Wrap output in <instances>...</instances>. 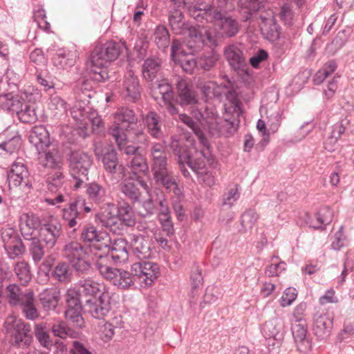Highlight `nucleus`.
Returning <instances> with one entry per match:
<instances>
[{
  "mask_svg": "<svg viewBox=\"0 0 354 354\" xmlns=\"http://www.w3.org/2000/svg\"><path fill=\"white\" fill-rule=\"evenodd\" d=\"M127 48L124 41H108L97 45L90 56V68L93 78L97 81H104L109 78L107 66L118 59L124 49Z\"/></svg>",
  "mask_w": 354,
  "mask_h": 354,
  "instance_id": "obj_1",
  "label": "nucleus"
},
{
  "mask_svg": "<svg viewBox=\"0 0 354 354\" xmlns=\"http://www.w3.org/2000/svg\"><path fill=\"white\" fill-rule=\"evenodd\" d=\"M113 120L109 133L115 138L119 149L131 157L141 154L138 151L139 147L126 145L127 133L137 126L138 119L133 111L122 108L114 114Z\"/></svg>",
  "mask_w": 354,
  "mask_h": 354,
  "instance_id": "obj_2",
  "label": "nucleus"
},
{
  "mask_svg": "<svg viewBox=\"0 0 354 354\" xmlns=\"http://www.w3.org/2000/svg\"><path fill=\"white\" fill-rule=\"evenodd\" d=\"M191 114L204 128H207L213 135L227 136L230 133L229 129L233 128L232 123L227 120L218 118L212 109L207 108L204 112H202L201 109L193 106Z\"/></svg>",
  "mask_w": 354,
  "mask_h": 354,
  "instance_id": "obj_3",
  "label": "nucleus"
},
{
  "mask_svg": "<svg viewBox=\"0 0 354 354\" xmlns=\"http://www.w3.org/2000/svg\"><path fill=\"white\" fill-rule=\"evenodd\" d=\"M109 256H100L95 261V267L100 274L120 288H127L132 286L134 277L131 272L113 268L109 265Z\"/></svg>",
  "mask_w": 354,
  "mask_h": 354,
  "instance_id": "obj_4",
  "label": "nucleus"
},
{
  "mask_svg": "<svg viewBox=\"0 0 354 354\" xmlns=\"http://www.w3.org/2000/svg\"><path fill=\"white\" fill-rule=\"evenodd\" d=\"M70 173L73 178V187L80 188L88 178V171L93 164L92 157L82 151H72L68 159Z\"/></svg>",
  "mask_w": 354,
  "mask_h": 354,
  "instance_id": "obj_5",
  "label": "nucleus"
},
{
  "mask_svg": "<svg viewBox=\"0 0 354 354\" xmlns=\"http://www.w3.org/2000/svg\"><path fill=\"white\" fill-rule=\"evenodd\" d=\"M3 329L9 336L12 344L15 346H28L32 341V337L29 334L30 325L12 315L6 318Z\"/></svg>",
  "mask_w": 354,
  "mask_h": 354,
  "instance_id": "obj_6",
  "label": "nucleus"
},
{
  "mask_svg": "<svg viewBox=\"0 0 354 354\" xmlns=\"http://www.w3.org/2000/svg\"><path fill=\"white\" fill-rule=\"evenodd\" d=\"M63 255L77 272L85 273L90 270L91 263L87 249L79 242L71 241L66 244Z\"/></svg>",
  "mask_w": 354,
  "mask_h": 354,
  "instance_id": "obj_7",
  "label": "nucleus"
},
{
  "mask_svg": "<svg viewBox=\"0 0 354 354\" xmlns=\"http://www.w3.org/2000/svg\"><path fill=\"white\" fill-rule=\"evenodd\" d=\"M131 272L135 280H138L142 287L147 288L158 279L160 268L156 263L141 260L132 264Z\"/></svg>",
  "mask_w": 354,
  "mask_h": 354,
  "instance_id": "obj_8",
  "label": "nucleus"
},
{
  "mask_svg": "<svg viewBox=\"0 0 354 354\" xmlns=\"http://www.w3.org/2000/svg\"><path fill=\"white\" fill-rule=\"evenodd\" d=\"M66 302V310L65 317L66 320L73 326L82 328L84 321L82 316V303L80 301V293L75 289L70 288L65 295Z\"/></svg>",
  "mask_w": 354,
  "mask_h": 354,
  "instance_id": "obj_9",
  "label": "nucleus"
},
{
  "mask_svg": "<svg viewBox=\"0 0 354 354\" xmlns=\"http://www.w3.org/2000/svg\"><path fill=\"white\" fill-rule=\"evenodd\" d=\"M117 297V295L112 292L104 291L97 299L86 300V311L95 319H104L111 310V304Z\"/></svg>",
  "mask_w": 354,
  "mask_h": 354,
  "instance_id": "obj_10",
  "label": "nucleus"
},
{
  "mask_svg": "<svg viewBox=\"0 0 354 354\" xmlns=\"http://www.w3.org/2000/svg\"><path fill=\"white\" fill-rule=\"evenodd\" d=\"M1 239L8 257L15 259L22 255L26 248L17 232L12 227H5L1 230Z\"/></svg>",
  "mask_w": 354,
  "mask_h": 354,
  "instance_id": "obj_11",
  "label": "nucleus"
},
{
  "mask_svg": "<svg viewBox=\"0 0 354 354\" xmlns=\"http://www.w3.org/2000/svg\"><path fill=\"white\" fill-rule=\"evenodd\" d=\"M156 183L162 185L167 191L172 192L180 201L183 198L182 189L178 186L173 172L169 171L167 165L151 168Z\"/></svg>",
  "mask_w": 354,
  "mask_h": 354,
  "instance_id": "obj_12",
  "label": "nucleus"
},
{
  "mask_svg": "<svg viewBox=\"0 0 354 354\" xmlns=\"http://www.w3.org/2000/svg\"><path fill=\"white\" fill-rule=\"evenodd\" d=\"M189 15L196 21L214 23L221 17V11L214 5L203 2L196 3L194 6L189 8Z\"/></svg>",
  "mask_w": 354,
  "mask_h": 354,
  "instance_id": "obj_13",
  "label": "nucleus"
},
{
  "mask_svg": "<svg viewBox=\"0 0 354 354\" xmlns=\"http://www.w3.org/2000/svg\"><path fill=\"white\" fill-rule=\"evenodd\" d=\"M48 189L50 192H58L54 198H46L45 201L50 205H55L66 201L65 196L62 193L64 183V176L62 169L50 171L46 178Z\"/></svg>",
  "mask_w": 354,
  "mask_h": 354,
  "instance_id": "obj_14",
  "label": "nucleus"
},
{
  "mask_svg": "<svg viewBox=\"0 0 354 354\" xmlns=\"http://www.w3.org/2000/svg\"><path fill=\"white\" fill-rule=\"evenodd\" d=\"M117 209L112 203H106L96 217L101 224L114 233L120 231V218L118 217Z\"/></svg>",
  "mask_w": 354,
  "mask_h": 354,
  "instance_id": "obj_15",
  "label": "nucleus"
},
{
  "mask_svg": "<svg viewBox=\"0 0 354 354\" xmlns=\"http://www.w3.org/2000/svg\"><path fill=\"white\" fill-rule=\"evenodd\" d=\"M259 19V26L265 37L273 42L279 39V28L276 23L274 12L272 10L262 12Z\"/></svg>",
  "mask_w": 354,
  "mask_h": 354,
  "instance_id": "obj_16",
  "label": "nucleus"
},
{
  "mask_svg": "<svg viewBox=\"0 0 354 354\" xmlns=\"http://www.w3.org/2000/svg\"><path fill=\"white\" fill-rule=\"evenodd\" d=\"M85 205V200L77 198L71 202L67 207L62 209V219L70 228L76 230L75 227L80 225L81 210Z\"/></svg>",
  "mask_w": 354,
  "mask_h": 354,
  "instance_id": "obj_17",
  "label": "nucleus"
},
{
  "mask_svg": "<svg viewBox=\"0 0 354 354\" xmlns=\"http://www.w3.org/2000/svg\"><path fill=\"white\" fill-rule=\"evenodd\" d=\"M62 232L61 225L55 221H48L42 223L39 230V236L41 241H44L49 248H53Z\"/></svg>",
  "mask_w": 354,
  "mask_h": 354,
  "instance_id": "obj_18",
  "label": "nucleus"
},
{
  "mask_svg": "<svg viewBox=\"0 0 354 354\" xmlns=\"http://www.w3.org/2000/svg\"><path fill=\"white\" fill-rule=\"evenodd\" d=\"M333 327V317L326 313H316L313 318V330L321 339H325L330 335Z\"/></svg>",
  "mask_w": 354,
  "mask_h": 354,
  "instance_id": "obj_19",
  "label": "nucleus"
},
{
  "mask_svg": "<svg viewBox=\"0 0 354 354\" xmlns=\"http://www.w3.org/2000/svg\"><path fill=\"white\" fill-rule=\"evenodd\" d=\"M292 333L297 351L306 353L311 349L312 343L310 338L307 335L306 322L292 324Z\"/></svg>",
  "mask_w": 354,
  "mask_h": 354,
  "instance_id": "obj_20",
  "label": "nucleus"
},
{
  "mask_svg": "<svg viewBox=\"0 0 354 354\" xmlns=\"http://www.w3.org/2000/svg\"><path fill=\"white\" fill-rule=\"evenodd\" d=\"M17 306H19L24 317L29 320H35L39 314L35 305V292L32 289H25Z\"/></svg>",
  "mask_w": 354,
  "mask_h": 354,
  "instance_id": "obj_21",
  "label": "nucleus"
},
{
  "mask_svg": "<svg viewBox=\"0 0 354 354\" xmlns=\"http://www.w3.org/2000/svg\"><path fill=\"white\" fill-rule=\"evenodd\" d=\"M223 54L229 65L234 71L243 70L246 66L245 57L239 45L232 44L225 46Z\"/></svg>",
  "mask_w": 354,
  "mask_h": 354,
  "instance_id": "obj_22",
  "label": "nucleus"
},
{
  "mask_svg": "<svg viewBox=\"0 0 354 354\" xmlns=\"http://www.w3.org/2000/svg\"><path fill=\"white\" fill-rule=\"evenodd\" d=\"M102 161L104 169L110 174H117L120 179H123L127 176V169L123 164H119L115 150L106 152L102 156Z\"/></svg>",
  "mask_w": 354,
  "mask_h": 354,
  "instance_id": "obj_23",
  "label": "nucleus"
},
{
  "mask_svg": "<svg viewBox=\"0 0 354 354\" xmlns=\"http://www.w3.org/2000/svg\"><path fill=\"white\" fill-rule=\"evenodd\" d=\"M262 333L268 339H274L279 344L284 337V323L281 318L274 317L266 322L263 328Z\"/></svg>",
  "mask_w": 354,
  "mask_h": 354,
  "instance_id": "obj_24",
  "label": "nucleus"
},
{
  "mask_svg": "<svg viewBox=\"0 0 354 354\" xmlns=\"http://www.w3.org/2000/svg\"><path fill=\"white\" fill-rule=\"evenodd\" d=\"M122 85L123 92L128 100L135 102L140 98L141 87L139 80L131 69L126 73Z\"/></svg>",
  "mask_w": 354,
  "mask_h": 354,
  "instance_id": "obj_25",
  "label": "nucleus"
},
{
  "mask_svg": "<svg viewBox=\"0 0 354 354\" xmlns=\"http://www.w3.org/2000/svg\"><path fill=\"white\" fill-rule=\"evenodd\" d=\"M130 244L132 254L136 258L142 260L151 257V243L147 237L140 234L132 235Z\"/></svg>",
  "mask_w": 354,
  "mask_h": 354,
  "instance_id": "obj_26",
  "label": "nucleus"
},
{
  "mask_svg": "<svg viewBox=\"0 0 354 354\" xmlns=\"http://www.w3.org/2000/svg\"><path fill=\"white\" fill-rule=\"evenodd\" d=\"M78 58V52L75 47L57 50L53 58V64L58 68L67 69L75 65Z\"/></svg>",
  "mask_w": 354,
  "mask_h": 354,
  "instance_id": "obj_27",
  "label": "nucleus"
},
{
  "mask_svg": "<svg viewBox=\"0 0 354 354\" xmlns=\"http://www.w3.org/2000/svg\"><path fill=\"white\" fill-rule=\"evenodd\" d=\"M177 96L179 104L184 105H196L198 104V98L195 91L192 90L186 80L178 77L176 80Z\"/></svg>",
  "mask_w": 354,
  "mask_h": 354,
  "instance_id": "obj_28",
  "label": "nucleus"
},
{
  "mask_svg": "<svg viewBox=\"0 0 354 354\" xmlns=\"http://www.w3.org/2000/svg\"><path fill=\"white\" fill-rule=\"evenodd\" d=\"M170 147L173 153L178 156V162L183 175L185 177H189V172L185 168V165L189 160L191 155L187 150V147L175 138H172Z\"/></svg>",
  "mask_w": 354,
  "mask_h": 354,
  "instance_id": "obj_29",
  "label": "nucleus"
},
{
  "mask_svg": "<svg viewBox=\"0 0 354 354\" xmlns=\"http://www.w3.org/2000/svg\"><path fill=\"white\" fill-rule=\"evenodd\" d=\"M39 162L43 167L50 169L51 171L62 169L63 160L55 147L40 154Z\"/></svg>",
  "mask_w": 354,
  "mask_h": 354,
  "instance_id": "obj_30",
  "label": "nucleus"
},
{
  "mask_svg": "<svg viewBox=\"0 0 354 354\" xmlns=\"http://www.w3.org/2000/svg\"><path fill=\"white\" fill-rule=\"evenodd\" d=\"M41 224L39 217L33 214H23L20 217V230L27 239H30V236L35 230H39Z\"/></svg>",
  "mask_w": 354,
  "mask_h": 354,
  "instance_id": "obj_31",
  "label": "nucleus"
},
{
  "mask_svg": "<svg viewBox=\"0 0 354 354\" xmlns=\"http://www.w3.org/2000/svg\"><path fill=\"white\" fill-rule=\"evenodd\" d=\"M147 132L154 138L160 139L163 136L162 120L155 111L148 112L143 118Z\"/></svg>",
  "mask_w": 354,
  "mask_h": 354,
  "instance_id": "obj_32",
  "label": "nucleus"
},
{
  "mask_svg": "<svg viewBox=\"0 0 354 354\" xmlns=\"http://www.w3.org/2000/svg\"><path fill=\"white\" fill-rule=\"evenodd\" d=\"M127 243L122 238L115 239L110 245L109 256L110 260L112 259L115 263L125 262L129 257L127 251Z\"/></svg>",
  "mask_w": 354,
  "mask_h": 354,
  "instance_id": "obj_33",
  "label": "nucleus"
},
{
  "mask_svg": "<svg viewBox=\"0 0 354 354\" xmlns=\"http://www.w3.org/2000/svg\"><path fill=\"white\" fill-rule=\"evenodd\" d=\"M169 24L174 33L184 34L187 28V24L185 20L183 11L180 9L170 8L168 16Z\"/></svg>",
  "mask_w": 354,
  "mask_h": 354,
  "instance_id": "obj_34",
  "label": "nucleus"
},
{
  "mask_svg": "<svg viewBox=\"0 0 354 354\" xmlns=\"http://www.w3.org/2000/svg\"><path fill=\"white\" fill-rule=\"evenodd\" d=\"M60 292L56 288H46L39 295V301L46 310H55L59 300Z\"/></svg>",
  "mask_w": 354,
  "mask_h": 354,
  "instance_id": "obj_35",
  "label": "nucleus"
},
{
  "mask_svg": "<svg viewBox=\"0 0 354 354\" xmlns=\"http://www.w3.org/2000/svg\"><path fill=\"white\" fill-rule=\"evenodd\" d=\"M86 193L88 199L97 205L105 203L109 196L106 189L95 182L86 185Z\"/></svg>",
  "mask_w": 354,
  "mask_h": 354,
  "instance_id": "obj_36",
  "label": "nucleus"
},
{
  "mask_svg": "<svg viewBox=\"0 0 354 354\" xmlns=\"http://www.w3.org/2000/svg\"><path fill=\"white\" fill-rule=\"evenodd\" d=\"M217 21H219L220 29L225 37H234L239 32L240 25L238 21L231 16H227L221 12V17Z\"/></svg>",
  "mask_w": 354,
  "mask_h": 354,
  "instance_id": "obj_37",
  "label": "nucleus"
},
{
  "mask_svg": "<svg viewBox=\"0 0 354 354\" xmlns=\"http://www.w3.org/2000/svg\"><path fill=\"white\" fill-rule=\"evenodd\" d=\"M161 68V62L158 58H147L142 64V75L148 82H152L158 77Z\"/></svg>",
  "mask_w": 354,
  "mask_h": 354,
  "instance_id": "obj_38",
  "label": "nucleus"
},
{
  "mask_svg": "<svg viewBox=\"0 0 354 354\" xmlns=\"http://www.w3.org/2000/svg\"><path fill=\"white\" fill-rule=\"evenodd\" d=\"M29 140L37 149H42L50 144L49 133L44 126L35 127L30 133Z\"/></svg>",
  "mask_w": 354,
  "mask_h": 354,
  "instance_id": "obj_39",
  "label": "nucleus"
},
{
  "mask_svg": "<svg viewBox=\"0 0 354 354\" xmlns=\"http://www.w3.org/2000/svg\"><path fill=\"white\" fill-rule=\"evenodd\" d=\"M127 165L133 176L147 175L149 173V167L146 158L142 154L130 157Z\"/></svg>",
  "mask_w": 354,
  "mask_h": 354,
  "instance_id": "obj_40",
  "label": "nucleus"
},
{
  "mask_svg": "<svg viewBox=\"0 0 354 354\" xmlns=\"http://www.w3.org/2000/svg\"><path fill=\"white\" fill-rule=\"evenodd\" d=\"M71 114L75 120H85L88 115L95 114V110L90 106L88 100L80 98L72 108Z\"/></svg>",
  "mask_w": 354,
  "mask_h": 354,
  "instance_id": "obj_41",
  "label": "nucleus"
},
{
  "mask_svg": "<svg viewBox=\"0 0 354 354\" xmlns=\"http://www.w3.org/2000/svg\"><path fill=\"white\" fill-rule=\"evenodd\" d=\"M81 239L84 243H100L107 239L110 241L106 233L97 231L96 227L92 225L84 226L82 234Z\"/></svg>",
  "mask_w": 354,
  "mask_h": 354,
  "instance_id": "obj_42",
  "label": "nucleus"
},
{
  "mask_svg": "<svg viewBox=\"0 0 354 354\" xmlns=\"http://www.w3.org/2000/svg\"><path fill=\"white\" fill-rule=\"evenodd\" d=\"M151 89L156 98H158L159 95L164 102H168L173 99V91L171 85L165 80L158 82L154 80L151 84Z\"/></svg>",
  "mask_w": 354,
  "mask_h": 354,
  "instance_id": "obj_43",
  "label": "nucleus"
},
{
  "mask_svg": "<svg viewBox=\"0 0 354 354\" xmlns=\"http://www.w3.org/2000/svg\"><path fill=\"white\" fill-rule=\"evenodd\" d=\"M79 285L82 288V292L86 295L95 297L99 293L101 295L104 291H109L103 283H98L91 279L82 280L79 282Z\"/></svg>",
  "mask_w": 354,
  "mask_h": 354,
  "instance_id": "obj_44",
  "label": "nucleus"
},
{
  "mask_svg": "<svg viewBox=\"0 0 354 354\" xmlns=\"http://www.w3.org/2000/svg\"><path fill=\"white\" fill-rule=\"evenodd\" d=\"M118 217L120 218V230H123L124 225L127 227H132L136 224V219L134 218L133 212L132 208L129 204L121 205L117 209Z\"/></svg>",
  "mask_w": 354,
  "mask_h": 354,
  "instance_id": "obj_45",
  "label": "nucleus"
},
{
  "mask_svg": "<svg viewBox=\"0 0 354 354\" xmlns=\"http://www.w3.org/2000/svg\"><path fill=\"white\" fill-rule=\"evenodd\" d=\"M151 156L153 160L151 168L167 165L166 149L162 144L153 143L151 148Z\"/></svg>",
  "mask_w": 354,
  "mask_h": 354,
  "instance_id": "obj_46",
  "label": "nucleus"
},
{
  "mask_svg": "<svg viewBox=\"0 0 354 354\" xmlns=\"http://www.w3.org/2000/svg\"><path fill=\"white\" fill-rule=\"evenodd\" d=\"M120 190L132 203L140 201L141 192L135 183L129 179H125L121 183Z\"/></svg>",
  "mask_w": 354,
  "mask_h": 354,
  "instance_id": "obj_47",
  "label": "nucleus"
},
{
  "mask_svg": "<svg viewBox=\"0 0 354 354\" xmlns=\"http://www.w3.org/2000/svg\"><path fill=\"white\" fill-rule=\"evenodd\" d=\"M15 112L19 120L24 123H34L37 121V116L33 104L21 102V106Z\"/></svg>",
  "mask_w": 354,
  "mask_h": 354,
  "instance_id": "obj_48",
  "label": "nucleus"
},
{
  "mask_svg": "<svg viewBox=\"0 0 354 354\" xmlns=\"http://www.w3.org/2000/svg\"><path fill=\"white\" fill-rule=\"evenodd\" d=\"M66 102L58 95H53L50 97L48 109L54 117L64 115L68 111Z\"/></svg>",
  "mask_w": 354,
  "mask_h": 354,
  "instance_id": "obj_49",
  "label": "nucleus"
},
{
  "mask_svg": "<svg viewBox=\"0 0 354 354\" xmlns=\"http://www.w3.org/2000/svg\"><path fill=\"white\" fill-rule=\"evenodd\" d=\"M186 31L188 32L189 37L193 39L194 42L198 47L204 44L206 39H209L210 38V35L203 26H194L189 27L187 26Z\"/></svg>",
  "mask_w": 354,
  "mask_h": 354,
  "instance_id": "obj_50",
  "label": "nucleus"
},
{
  "mask_svg": "<svg viewBox=\"0 0 354 354\" xmlns=\"http://www.w3.org/2000/svg\"><path fill=\"white\" fill-rule=\"evenodd\" d=\"M14 272L18 280L23 285H26L32 278L30 266L28 262L25 261L16 263L14 266Z\"/></svg>",
  "mask_w": 354,
  "mask_h": 354,
  "instance_id": "obj_51",
  "label": "nucleus"
},
{
  "mask_svg": "<svg viewBox=\"0 0 354 354\" xmlns=\"http://www.w3.org/2000/svg\"><path fill=\"white\" fill-rule=\"evenodd\" d=\"M153 40L159 48L165 49L169 46L170 35L165 26L160 25L156 28L153 32Z\"/></svg>",
  "mask_w": 354,
  "mask_h": 354,
  "instance_id": "obj_52",
  "label": "nucleus"
},
{
  "mask_svg": "<svg viewBox=\"0 0 354 354\" xmlns=\"http://www.w3.org/2000/svg\"><path fill=\"white\" fill-rule=\"evenodd\" d=\"M53 277L62 283H68L71 281L72 272L66 263H59L54 268Z\"/></svg>",
  "mask_w": 354,
  "mask_h": 354,
  "instance_id": "obj_53",
  "label": "nucleus"
},
{
  "mask_svg": "<svg viewBox=\"0 0 354 354\" xmlns=\"http://www.w3.org/2000/svg\"><path fill=\"white\" fill-rule=\"evenodd\" d=\"M259 218V215L254 209L245 211L241 217V225L243 232H246L253 228Z\"/></svg>",
  "mask_w": 354,
  "mask_h": 354,
  "instance_id": "obj_54",
  "label": "nucleus"
},
{
  "mask_svg": "<svg viewBox=\"0 0 354 354\" xmlns=\"http://www.w3.org/2000/svg\"><path fill=\"white\" fill-rule=\"evenodd\" d=\"M21 106V101L17 97H14L12 93L0 95V106L3 109L15 112Z\"/></svg>",
  "mask_w": 354,
  "mask_h": 354,
  "instance_id": "obj_55",
  "label": "nucleus"
},
{
  "mask_svg": "<svg viewBox=\"0 0 354 354\" xmlns=\"http://www.w3.org/2000/svg\"><path fill=\"white\" fill-rule=\"evenodd\" d=\"M351 121L349 116L346 115L339 122L335 123L333 126V130L330 133V141L333 143H337L342 135L344 133L346 128L350 125Z\"/></svg>",
  "mask_w": 354,
  "mask_h": 354,
  "instance_id": "obj_56",
  "label": "nucleus"
},
{
  "mask_svg": "<svg viewBox=\"0 0 354 354\" xmlns=\"http://www.w3.org/2000/svg\"><path fill=\"white\" fill-rule=\"evenodd\" d=\"M337 68V64L334 61H329L315 74L313 81L315 84H322L324 80L330 75L334 73Z\"/></svg>",
  "mask_w": 354,
  "mask_h": 354,
  "instance_id": "obj_57",
  "label": "nucleus"
},
{
  "mask_svg": "<svg viewBox=\"0 0 354 354\" xmlns=\"http://www.w3.org/2000/svg\"><path fill=\"white\" fill-rule=\"evenodd\" d=\"M190 282L192 286V295L195 297L198 289L203 286V277L202 275L201 269L198 266H194L192 268L190 275Z\"/></svg>",
  "mask_w": 354,
  "mask_h": 354,
  "instance_id": "obj_58",
  "label": "nucleus"
},
{
  "mask_svg": "<svg viewBox=\"0 0 354 354\" xmlns=\"http://www.w3.org/2000/svg\"><path fill=\"white\" fill-rule=\"evenodd\" d=\"M205 155L202 151H196L194 156H191L186 165L196 173L203 170L205 167Z\"/></svg>",
  "mask_w": 354,
  "mask_h": 354,
  "instance_id": "obj_59",
  "label": "nucleus"
},
{
  "mask_svg": "<svg viewBox=\"0 0 354 354\" xmlns=\"http://www.w3.org/2000/svg\"><path fill=\"white\" fill-rule=\"evenodd\" d=\"M34 330L35 337L40 344L46 348H50L52 346V341L49 334L45 330V326L42 324H35Z\"/></svg>",
  "mask_w": 354,
  "mask_h": 354,
  "instance_id": "obj_60",
  "label": "nucleus"
},
{
  "mask_svg": "<svg viewBox=\"0 0 354 354\" xmlns=\"http://www.w3.org/2000/svg\"><path fill=\"white\" fill-rule=\"evenodd\" d=\"M22 290L19 286L15 283L9 284L6 288V297L10 304L17 306L19 300L22 295Z\"/></svg>",
  "mask_w": 354,
  "mask_h": 354,
  "instance_id": "obj_61",
  "label": "nucleus"
},
{
  "mask_svg": "<svg viewBox=\"0 0 354 354\" xmlns=\"http://www.w3.org/2000/svg\"><path fill=\"white\" fill-rule=\"evenodd\" d=\"M267 126L269 128V131L271 133H274L277 131L281 124V115L276 109H270L267 111Z\"/></svg>",
  "mask_w": 354,
  "mask_h": 354,
  "instance_id": "obj_62",
  "label": "nucleus"
},
{
  "mask_svg": "<svg viewBox=\"0 0 354 354\" xmlns=\"http://www.w3.org/2000/svg\"><path fill=\"white\" fill-rule=\"evenodd\" d=\"M218 59L219 55L214 53L201 56L197 59L198 67L205 71H209Z\"/></svg>",
  "mask_w": 354,
  "mask_h": 354,
  "instance_id": "obj_63",
  "label": "nucleus"
},
{
  "mask_svg": "<svg viewBox=\"0 0 354 354\" xmlns=\"http://www.w3.org/2000/svg\"><path fill=\"white\" fill-rule=\"evenodd\" d=\"M176 60L180 63L183 70L187 73H192L194 68L198 67L197 59L192 55H182L181 57H177Z\"/></svg>",
  "mask_w": 354,
  "mask_h": 354,
  "instance_id": "obj_64",
  "label": "nucleus"
}]
</instances>
